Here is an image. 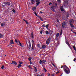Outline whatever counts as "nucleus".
Wrapping results in <instances>:
<instances>
[{
	"label": "nucleus",
	"instance_id": "obj_37",
	"mask_svg": "<svg viewBox=\"0 0 76 76\" xmlns=\"http://www.w3.org/2000/svg\"><path fill=\"white\" fill-rule=\"evenodd\" d=\"M44 76V74L42 73L41 75H40V76Z\"/></svg>",
	"mask_w": 76,
	"mask_h": 76
},
{
	"label": "nucleus",
	"instance_id": "obj_18",
	"mask_svg": "<svg viewBox=\"0 0 76 76\" xmlns=\"http://www.w3.org/2000/svg\"><path fill=\"white\" fill-rule=\"evenodd\" d=\"M46 47V46H45V45H43L42 47V48H43V49H44V48H45Z\"/></svg>",
	"mask_w": 76,
	"mask_h": 76
},
{
	"label": "nucleus",
	"instance_id": "obj_16",
	"mask_svg": "<svg viewBox=\"0 0 76 76\" xmlns=\"http://www.w3.org/2000/svg\"><path fill=\"white\" fill-rule=\"evenodd\" d=\"M10 42L11 44H14V43L13 42V40H11L10 41Z\"/></svg>",
	"mask_w": 76,
	"mask_h": 76
},
{
	"label": "nucleus",
	"instance_id": "obj_56",
	"mask_svg": "<svg viewBox=\"0 0 76 76\" xmlns=\"http://www.w3.org/2000/svg\"><path fill=\"white\" fill-rule=\"evenodd\" d=\"M40 33L41 34H42V31H40Z\"/></svg>",
	"mask_w": 76,
	"mask_h": 76
},
{
	"label": "nucleus",
	"instance_id": "obj_32",
	"mask_svg": "<svg viewBox=\"0 0 76 76\" xmlns=\"http://www.w3.org/2000/svg\"><path fill=\"white\" fill-rule=\"evenodd\" d=\"M32 45H34V44H35V43L34 42V41L33 40H32Z\"/></svg>",
	"mask_w": 76,
	"mask_h": 76
},
{
	"label": "nucleus",
	"instance_id": "obj_4",
	"mask_svg": "<svg viewBox=\"0 0 76 76\" xmlns=\"http://www.w3.org/2000/svg\"><path fill=\"white\" fill-rule=\"evenodd\" d=\"M51 41V38L50 37H49L47 40H46V44L47 45H48L50 44V41Z\"/></svg>",
	"mask_w": 76,
	"mask_h": 76
},
{
	"label": "nucleus",
	"instance_id": "obj_24",
	"mask_svg": "<svg viewBox=\"0 0 76 76\" xmlns=\"http://www.w3.org/2000/svg\"><path fill=\"white\" fill-rule=\"evenodd\" d=\"M63 34V31L62 30H61L60 33V35H61Z\"/></svg>",
	"mask_w": 76,
	"mask_h": 76
},
{
	"label": "nucleus",
	"instance_id": "obj_46",
	"mask_svg": "<svg viewBox=\"0 0 76 76\" xmlns=\"http://www.w3.org/2000/svg\"><path fill=\"white\" fill-rule=\"evenodd\" d=\"M34 14L36 16H37V14L36 13V12H34Z\"/></svg>",
	"mask_w": 76,
	"mask_h": 76
},
{
	"label": "nucleus",
	"instance_id": "obj_8",
	"mask_svg": "<svg viewBox=\"0 0 76 76\" xmlns=\"http://www.w3.org/2000/svg\"><path fill=\"white\" fill-rule=\"evenodd\" d=\"M11 64H15V66L16 65H17V63L15 61H12V62L11 63Z\"/></svg>",
	"mask_w": 76,
	"mask_h": 76
},
{
	"label": "nucleus",
	"instance_id": "obj_31",
	"mask_svg": "<svg viewBox=\"0 0 76 76\" xmlns=\"http://www.w3.org/2000/svg\"><path fill=\"white\" fill-rule=\"evenodd\" d=\"M4 65L2 66L1 67V69H4Z\"/></svg>",
	"mask_w": 76,
	"mask_h": 76
},
{
	"label": "nucleus",
	"instance_id": "obj_55",
	"mask_svg": "<svg viewBox=\"0 0 76 76\" xmlns=\"http://www.w3.org/2000/svg\"><path fill=\"white\" fill-rule=\"evenodd\" d=\"M52 4V3L51 2H50L49 4V5H51V4Z\"/></svg>",
	"mask_w": 76,
	"mask_h": 76
},
{
	"label": "nucleus",
	"instance_id": "obj_60",
	"mask_svg": "<svg viewBox=\"0 0 76 76\" xmlns=\"http://www.w3.org/2000/svg\"><path fill=\"white\" fill-rule=\"evenodd\" d=\"M57 22H59V21L58 20V19L57 20Z\"/></svg>",
	"mask_w": 76,
	"mask_h": 76
},
{
	"label": "nucleus",
	"instance_id": "obj_47",
	"mask_svg": "<svg viewBox=\"0 0 76 76\" xmlns=\"http://www.w3.org/2000/svg\"><path fill=\"white\" fill-rule=\"evenodd\" d=\"M56 40H58V37H56Z\"/></svg>",
	"mask_w": 76,
	"mask_h": 76
},
{
	"label": "nucleus",
	"instance_id": "obj_14",
	"mask_svg": "<svg viewBox=\"0 0 76 76\" xmlns=\"http://www.w3.org/2000/svg\"><path fill=\"white\" fill-rule=\"evenodd\" d=\"M35 50V48H34V45H32V46L31 47V50L32 51H33Z\"/></svg>",
	"mask_w": 76,
	"mask_h": 76
},
{
	"label": "nucleus",
	"instance_id": "obj_12",
	"mask_svg": "<svg viewBox=\"0 0 76 76\" xmlns=\"http://www.w3.org/2000/svg\"><path fill=\"white\" fill-rule=\"evenodd\" d=\"M31 38H32V39H33V38H34V34H33V32H32L31 33Z\"/></svg>",
	"mask_w": 76,
	"mask_h": 76
},
{
	"label": "nucleus",
	"instance_id": "obj_62",
	"mask_svg": "<svg viewBox=\"0 0 76 76\" xmlns=\"http://www.w3.org/2000/svg\"><path fill=\"white\" fill-rule=\"evenodd\" d=\"M40 13L41 14H42V13H43V12H42L41 11H40Z\"/></svg>",
	"mask_w": 76,
	"mask_h": 76
},
{
	"label": "nucleus",
	"instance_id": "obj_26",
	"mask_svg": "<svg viewBox=\"0 0 76 76\" xmlns=\"http://www.w3.org/2000/svg\"><path fill=\"white\" fill-rule=\"evenodd\" d=\"M69 13H67V14H66V17L67 18H69Z\"/></svg>",
	"mask_w": 76,
	"mask_h": 76
},
{
	"label": "nucleus",
	"instance_id": "obj_11",
	"mask_svg": "<svg viewBox=\"0 0 76 76\" xmlns=\"http://www.w3.org/2000/svg\"><path fill=\"white\" fill-rule=\"evenodd\" d=\"M57 17L58 18V19H60V18H61V15L60 14H59L57 15Z\"/></svg>",
	"mask_w": 76,
	"mask_h": 76
},
{
	"label": "nucleus",
	"instance_id": "obj_54",
	"mask_svg": "<svg viewBox=\"0 0 76 76\" xmlns=\"http://www.w3.org/2000/svg\"><path fill=\"white\" fill-rule=\"evenodd\" d=\"M65 38L66 41H67V39H66V37H65Z\"/></svg>",
	"mask_w": 76,
	"mask_h": 76
},
{
	"label": "nucleus",
	"instance_id": "obj_43",
	"mask_svg": "<svg viewBox=\"0 0 76 76\" xmlns=\"http://www.w3.org/2000/svg\"><path fill=\"white\" fill-rule=\"evenodd\" d=\"M1 26H4V24L2 23L1 24Z\"/></svg>",
	"mask_w": 76,
	"mask_h": 76
},
{
	"label": "nucleus",
	"instance_id": "obj_36",
	"mask_svg": "<svg viewBox=\"0 0 76 76\" xmlns=\"http://www.w3.org/2000/svg\"><path fill=\"white\" fill-rule=\"evenodd\" d=\"M49 31H50V34H52L53 33V31H52V30H49Z\"/></svg>",
	"mask_w": 76,
	"mask_h": 76
},
{
	"label": "nucleus",
	"instance_id": "obj_20",
	"mask_svg": "<svg viewBox=\"0 0 76 76\" xmlns=\"http://www.w3.org/2000/svg\"><path fill=\"white\" fill-rule=\"evenodd\" d=\"M23 20L25 21L26 22V24H28V22L27 20H26L25 19H23Z\"/></svg>",
	"mask_w": 76,
	"mask_h": 76
},
{
	"label": "nucleus",
	"instance_id": "obj_48",
	"mask_svg": "<svg viewBox=\"0 0 76 76\" xmlns=\"http://www.w3.org/2000/svg\"><path fill=\"white\" fill-rule=\"evenodd\" d=\"M19 63L20 64H22L23 63V62H22L19 61Z\"/></svg>",
	"mask_w": 76,
	"mask_h": 76
},
{
	"label": "nucleus",
	"instance_id": "obj_35",
	"mask_svg": "<svg viewBox=\"0 0 76 76\" xmlns=\"http://www.w3.org/2000/svg\"><path fill=\"white\" fill-rule=\"evenodd\" d=\"M43 70H44L46 72L47 71V69H46L45 68H43Z\"/></svg>",
	"mask_w": 76,
	"mask_h": 76
},
{
	"label": "nucleus",
	"instance_id": "obj_17",
	"mask_svg": "<svg viewBox=\"0 0 76 76\" xmlns=\"http://www.w3.org/2000/svg\"><path fill=\"white\" fill-rule=\"evenodd\" d=\"M63 66H64V68H66V69H69V68L67 67V66L66 65H64Z\"/></svg>",
	"mask_w": 76,
	"mask_h": 76
},
{
	"label": "nucleus",
	"instance_id": "obj_30",
	"mask_svg": "<svg viewBox=\"0 0 76 76\" xmlns=\"http://www.w3.org/2000/svg\"><path fill=\"white\" fill-rule=\"evenodd\" d=\"M69 46V47L71 49V50H72V47L70 46V45H68Z\"/></svg>",
	"mask_w": 76,
	"mask_h": 76
},
{
	"label": "nucleus",
	"instance_id": "obj_40",
	"mask_svg": "<svg viewBox=\"0 0 76 76\" xmlns=\"http://www.w3.org/2000/svg\"><path fill=\"white\" fill-rule=\"evenodd\" d=\"M12 11L13 13H15V12H16V11H15V10H14V9H13V10H12Z\"/></svg>",
	"mask_w": 76,
	"mask_h": 76
},
{
	"label": "nucleus",
	"instance_id": "obj_1",
	"mask_svg": "<svg viewBox=\"0 0 76 76\" xmlns=\"http://www.w3.org/2000/svg\"><path fill=\"white\" fill-rule=\"evenodd\" d=\"M75 23V22L74 21V20L73 19H71L69 20V24L71 26V28L74 29L75 28V26L73 25V23Z\"/></svg>",
	"mask_w": 76,
	"mask_h": 76
},
{
	"label": "nucleus",
	"instance_id": "obj_15",
	"mask_svg": "<svg viewBox=\"0 0 76 76\" xmlns=\"http://www.w3.org/2000/svg\"><path fill=\"white\" fill-rule=\"evenodd\" d=\"M38 17L39 18V19H40L42 21H44V20H43V19H42V18L40 16H39Z\"/></svg>",
	"mask_w": 76,
	"mask_h": 76
},
{
	"label": "nucleus",
	"instance_id": "obj_53",
	"mask_svg": "<svg viewBox=\"0 0 76 76\" xmlns=\"http://www.w3.org/2000/svg\"><path fill=\"white\" fill-rule=\"evenodd\" d=\"M26 44L27 45V47H28V42H26Z\"/></svg>",
	"mask_w": 76,
	"mask_h": 76
},
{
	"label": "nucleus",
	"instance_id": "obj_42",
	"mask_svg": "<svg viewBox=\"0 0 76 76\" xmlns=\"http://www.w3.org/2000/svg\"><path fill=\"white\" fill-rule=\"evenodd\" d=\"M32 9H34L35 10H36V7H34Z\"/></svg>",
	"mask_w": 76,
	"mask_h": 76
},
{
	"label": "nucleus",
	"instance_id": "obj_5",
	"mask_svg": "<svg viewBox=\"0 0 76 76\" xmlns=\"http://www.w3.org/2000/svg\"><path fill=\"white\" fill-rule=\"evenodd\" d=\"M67 70H68V71L66 69H64V72L66 74H69V73H70V69L69 68H68Z\"/></svg>",
	"mask_w": 76,
	"mask_h": 76
},
{
	"label": "nucleus",
	"instance_id": "obj_19",
	"mask_svg": "<svg viewBox=\"0 0 76 76\" xmlns=\"http://www.w3.org/2000/svg\"><path fill=\"white\" fill-rule=\"evenodd\" d=\"M3 35L0 34V38H2L3 37Z\"/></svg>",
	"mask_w": 76,
	"mask_h": 76
},
{
	"label": "nucleus",
	"instance_id": "obj_25",
	"mask_svg": "<svg viewBox=\"0 0 76 76\" xmlns=\"http://www.w3.org/2000/svg\"><path fill=\"white\" fill-rule=\"evenodd\" d=\"M42 61L43 63H45L46 62V60H42Z\"/></svg>",
	"mask_w": 76,
	"mask_h": 76
},
{
	"label": "nucleus",
	"instance_id": "obj_49",
	"mask_svg": "<svg viewBox=\"0 0 76 76\" xmlns=\"http://www.w3.org/2000/svg\"><path fill=\"white\" fill-rule=\"evenodd\" d=\"M15 42H16V43L18 42V41L17 40V39H15Z\"/></svg>",
	"mask_w": 76,
	"mask_h": 76
},
{
	"label": "nucleus",
	"instance_id": "obj_61",
	"mask_svg": "<svg viewBox=\"0 0 76 76\" xmlns=\"http://www.w3.org/2000/svg\"><path fill=\"white\" fill-rule=\"evenodd\" d=\"M52 76H54V74H52L51 75Z\"/></svg>",
	"mask_w": 76,
	"mask_h": 76
},
{
	"label": "nucleus",
	"instance_id": "obj_2",
	"mask_svg": "<svg viewBox=\"0 0 76 76\" xmlns=\"http://www.w3.org/2000/svg\"><path fill=\"white\" fill-rule=\"evenodd\" d=\"M3 4H4L5 5H1L2 7H5V6H7V5L9 6L10 5V2L6 1L5 2H3Z\"/></svg>",
	"mask_w": 76,
	"mask_h": 76
},
{
	"label": "nucleus",
	"instance_id": "obj_13",
	"mask_svg": "<svg viewBox=\"0 0 76 76\" xmlns=\"http://www.w3.org/2000/svg\"><path fill=\"white\" fill-rule=\"evenodd\" d=\"M51 10H52V11H54V7H51Z\"/></svg>",
	"mask_w": 76,
	"mask_h": 76
},
{
	"label": "nucleus",
	"instance_id": "obj_34",
	"mask_svg": "<svg viewBox=\"0 0 76 76\" xmlns=\"http://www.w3.org/2000/svg\"><path fill=\"white\" fill-rule=\"evenodd\" d=\"M37 46L38 47V48H40V45L38 44L37 45Z\"/></svg>",
	"mask_w": 76,
	"mask_h": 76
},
{
	"label": "nucleus",
	"instance_id": "obj_21",
	"mask_svg": "<svg viewBox=\"0 0 76 76\" xmlns=\"http://www.w3.org/2000/svg\"><path fill=\"white\" fill-rule=\"evenodd\" d=\"M18 68H19L20 67H22V65L21 64H19L17 66Z\"/></svg>",
	"mask_w": 76,
	"mask_h": 76
},
{
	"label": "nucleus",
	"instance_id": "obj_51",
	"mask_svg": "<svg viewBox=\"0 0 76 76\" xmlns=\"http://www.w3.org/2000/svg\"><path fill=\"white\" fill-rule=\"evenodd\" d=\"M19 45L20 46V47H22V44L21 43H20Z\"/></svg>",
	"mask_w": 76,
	"mask_h": 76
},
{
	"label": "nucleus",
	"instance_id": "obj_33",
	"mask_svg": "<svg viewBox=\"0 0 76 76\" xmlns=\"http://www.w3.org/2000/svg\"><path fill=\"white\" fill-rule=\"evenodd\" d=\"M49 34V32L48 31H47L46 32V35H48V34Z\"/></svg>",
	"mask_w": 76,
	"mask_h": 76
},
{
	"label": "nucleus",
	"instance_id": "obj_23",
	"mask_svg": "<svg viewBox=\"0 0 76 76\" xmlns=\"http://www.w3.org/2000/svg\"><path fill=\"white\" fill-rule=\"evenodd\" d=\"M56 36L57 37H58V36H59V33H57L56 34Z\"/></svg>",
	"mask_w": 76,
	"mask_h": 76
},
{
	"label": "nucleus",
	"instance_id": "obj_64",
	"mask_svg": "<svg viewBox=\"0 0 76 76\" xmlns=\"http://www.w3.org/2000/svg\"><path fill=\"white\" fill-rule=\"evenodd\" d=\"M71 31H72V32H73V30L72 29H71Z\"/></svg>",
	"mask_w": 76,
	"mask_h": 76
},
{
	"label": "nucleus",
	"instance_id": "obj_63",
	"mask_svg": "<svg viewBox=\"0 0 76 76\" xmlns=\"http://www.w3.org/2000/svg\"><path fill=\"white\" fill-rule=\"evenodd\" d=\"M32 10H33V11H34V10H35L32 8Z\"/></svg>",
	"mask_w": 76,
	"mask_h": 76
},
{
	"label": "nucleus",
	"instance_id": "obj_52",
	"mask_svg": "<svg viewBox=\"0 0 76 76\" xmlns=\"http://www.w3.org/2000/svg\"><path fill=\"white\" fill-rule=\"evenodd\" d=\"M76 58H75L74 60H73V61H76Z\"/></svg>",
	"mask_w": 76,
	"mask_h": 76
},
{
	"label": "nucleus",
	"instance_id": "obj_44",
	"mask_svg": "<svg viewBox=\"0 0 76 76\" xmlns=\"http://www.w3.org/2000/svg\"><path fill=\"white\" fill-rule=\"evenodd\" d=\"M52 65H53V66L54 67H56V65H55L53 64H52Z\"/></svg>",
	"mask_w": 76,
	"mask_h": 76
},
{
	"label": "nucleus",
	"instance_id": "obj_9",
	"mask_svg": "<svg viewBox=\"0 0 76 76\" xmlns=\"http://www.w3.org/2000/svg\"><path fill=\"white\" fill-rule=\"evenodd\" d=\"M31 3L33 4H34L35 3V0H31Z\"/></svg>",
	"mask_w": 76,
	"mask_h": 76
},
{
	"label": "nucleus",
	"instance_id": "obj_41",
	"mask_svg": "<svg viewBox=\"0 0 76 76\" xmlns=\"http://www.w3.org/2000/svg\"><path fill=\"white\" fill-rule=\"evenodd\" d=\"M35 1H36V2H39V0H35Z\"/></svg>",
	"mask_w": 76,
	"mask_h": 76
},
{
	"label": "nucleus",
	"instance_id": "obj_22",
	"mask_svg": "<svg viewBox=\"0 0 76 76\" xmlns=\"http://www.w3.org/2000/svg\"><path fill=\"white\" fill-rule=\"evenodd\" d=\"M39 63L40 64H42V63H43V62H42V61H41V60H40Z\"/></svg>",
	"mask_w": 76,
	"mask_h": 76
},
{
	"label": "nucleus",
	"instance_id": "obj_28",
	"mask_svg": "<svg viewBox=\"0 0 76 76\" xmlns=\"http://www.w3.org/2000/svg\"><path fill=\"white\" fill-rule=\"evenodd\" d=\"M48 26H49V25L47 24L45 27H46V28L47 29H48Z\"/></svg>",
	"mask_w": 76,
	"mask_h": 76
},
{
	"label": "nucleus",
	"instance_id": "obj_57",
	"mask_svg": "<svg viewBox=\"0 0 76 76\" xmlns=\"http://www.w3.org/2000/svg\"><path fill=\"white\" fill-rule=\"evenodd\" d=\"M30 64H32V62L31 61L30 62Z\"/></svg>",
	"mask_w": 76,
	"mask_h": 76
},
{
	"label": "nucleus",
	"instance_id": "obj_45",
	"mask_svg": "<svg viewBox=\"0 0 76 76\" xmlns=\"http://www.w3.org/2000/svg\"><path fill=\"white\" fill-rule=\"evenodd\" d=\"M66 44H67V45H68V46L70 45V44H69V42H68L66 43Z\"/></svg>",
	"mask_w": 76,
	"mask_h": 76
},
{
	"label": "nucleus",
	"instance_id": "obj_29",
	"mask_svg": "<svg viewBox=\"0 0 76 76\" xmlns=\"http://www.w3.org/2000/svg\"><path fill=\"white\" fill-rule=\"evenodd\" d=\"M34 69H35V72H37V68L36 67H34Z\"/></svg>",
	"mask_w": 76,
	"mask_h": 76
},
{
	"label": "nucleus",
	"instance_id": "obj_27",
	"mask_svg": "<svg viewBox=\"0 0 76 76\" xmlns=\"http://www.w3.org/2000/svg\"><path fill=\"white\" fill-rule=\"evenodd\" d=\"M73 48H74V50L76 51V47H75V46H73Z\"/></svg>",
	"mask_w": 76,
	"mask_h": 76
},
{
	"label": "nucleus",
	"instance_id": "obj_50",
	"mask_svg": "<svg viewBox=\"0 0 76 76\" xmlns=\"http://www.w3.org/2000/svg\"><path fill=\"white\" fill-rule=\"evenodd\" d=\"M48 76H50V73H48Z\"/></svg>",
	"mask_w": 76,
	"mask_h": 76
},
{
	"label": "nucleus",
	"instance_id": "obj_7",
	"mask_svg": "<svg viewBox=\"0 0 76 76\" xmlns=\"http://www.w3.org/2000/svg\"><path fill=\"white\" fill-rule=\"evenodd\" d=\"M60 9L61 12H64V11L65 10L64 9V8H63V7L62 6L60 7Z\"/></svg>",
	"mask_w": 76,
	"mask_h": 76
},
{
	"label": "nucleus",
	"instance_id": "obj_6",
	"mask_svg": "<svg viewBox=\"0 0 76 76\" xmlns=\"http://www.w3.org/2000/svg\"><path fill=\"white\" fill-rule=\"evenodd\" d=\"M28 43L29 44L28 48H29V50H30V49H31V42H30V41L29 40H28Z\"/></svg>",
	"mask_w": 76,
	"mask_h": 76
},
{
	"label": "nucleus",
	"instance_id": "obj_10",
	"mask_svg": "<svg viewBox=\"0 0 76 76\" xmlns=\"http://www.w3.org/2000/svg\"><path fill=\"white\" fill-rule=\"evenodd\" d=\"M40 3H41V1H40V0H39V1L37 2L36 3V4H37V5H36V7H37V6H38V5Z\"/></svg>",
	"mask_w": 76,
	"mask_h": 76
},
{
	"label": "nucleus",
	"instance_id": "obj_59",
	"mask_svg": "<svg viewBox=\"0 0 76 76\" xmlns=\"http://www.w3.org/2000/svg\"><path fill=\"white\" fill-rule=\"evenodd\" d=\"M28 67H29V69H30V68H31V66L30 65H28Z\"/></svg>",
	"mask_w": 76,
	"mask_h": 76
},
{
	"label": "nucleus",
	"instance_id": "obj_3",
	"mask_svg": "<svg viewBox=\"0 0 76 76\" xmlns=\"http://www.w3.org/2000/svg\"><path fill=\"white\" fill-rule=\"evenodd\" d=\"M67 22H66V21H65L62 23V26L63 27V28H65L66 26V25H67Z\"/></svg>",
	"mask_w": 76,
	"mask_h": 76
},
{
	"label": "nucleus",
	"instance_id": "obj_39",
	"mask_svg": "<svg viewBox=\"0 0 76 76\" xmlns=\"http://www.w3.org/2000/svg\"><path fill=\"white\" fill-rule=\"evenodd\" d=\"M42 27H43V28H45V24H43L42 25Z\"/></svg>",
	"mask_w": 76,
	"mask_h": 76
},
{
	"label": "nucleus",
	"instance_id": "obj_38",
	"mask_svg": "<svg viewBox=\"0 0 76 76\" xmlns=\"http://www.w3.org/2000/svg\"><path fill=\"white\" fill-rule=\"evenodd\" d=\"M31 57L28 58V59L29 60V61H31Z\"/></svg>",
	"mask_w": 76,
	"mask_h": 76
},
{
	"label": "nucleus",
	"instance_id": "obj_58",
	"mask_svg": "<svg viewBox=\"0 0 76 76\" xmlns=\"http://www.w3.org/2000/svg\"><path fill=\"white\" fill-rule=\"evenodd\" d=\"M73 32L74 33V34H75L76 35V32L73 31Z\"/></svg>",
	"mask_w": 76,
	"mask_h": 76
}]
</instances>
